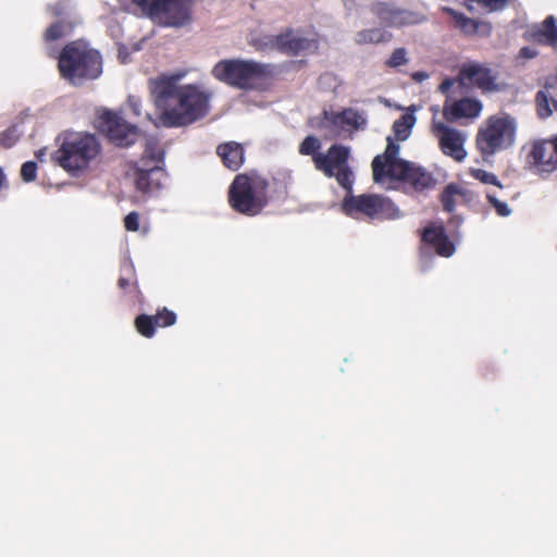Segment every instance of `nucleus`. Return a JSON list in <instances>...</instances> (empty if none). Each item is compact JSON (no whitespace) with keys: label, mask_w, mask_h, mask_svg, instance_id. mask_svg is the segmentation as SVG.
Returning a JSON list of instances; mask_svg holds the SVG:
<instances>
[{"label":"nucleus","mask_w":557,"mask_h":557,"mask_svg":"<svg viewBox=\"0 0 557 557\" xmlns=\"http://www.w3.org/2000/svg\"><path fill=\"white\" fill-rule=\"evenodd\" d=\"M124 225L127 231H137L139 226V215L136 212L128 213L124 219Z\"/></svg>","instance_id":"obj_40"},{"label":"nucleus","mask_w":557,"mask_h":557,"mask_svg":"<svg viewBox=\"0 0 557 557\" xmlns=\"http://www.w3.org/2000/svg\"><path fill=\"white\" fill-rule=\"evenodd\" d=\"M372 171L375 183H382L384 178L405 181L416 190L429 189L435 184L430 173L399 158V146L391 137H387L384 153L373 159Z\"/></svg>","instance_id":"obj_2"},{"label":"nucleus","mask_w":557,"mask_h":557,"mask_svg":"<svg viewBox=\"0 0 557 557\" xmlns=\"http://www.w3.org/2000/svg\"><path fill=\"white\" fill-rule=\"evenodd\" d=\"M119 57L121 58L122 62L124 63L125 62V53H123L122 50H120Z\"/></svg>","instance_id":"obj_45"},{"label":"nucleus","mask_w":557,"mask_h":557,"mask_svg":"<svg viewBox=\"0 0 557 557\" xmlns=\"http://www.w3.org/2000/svg\"><path fill=\"white\" fill-rule=\"evenodd\" d=\"M537 54L536 50L530 47H523L519 51V58L532 59Z\"/></svg>","instance_id":"obj_41"},{"label":"nucleus","mask_w":557,"mask_h":557,"mask_svg":"<svg viewBox=\"0 0 557 557\" xmlns=\"http://www.w3.org/2000/svg\"><path fill=\"white\" fill-rule=\"evenodd\" d=\"M37 164L34 161L25 162L21 168V177L24 182H33L36 178Z\"/></svg>","instance_id":"obj_38"},{"label":"nucleus","mask_w":557,"mask_h":557,"mask_svg":"<svg viewBox=\"0 0 557 557\" xmlns=\"http://www.w3.org/2000/svg\"><path fill=\"white\" fill-rule=\"evenodd\" d=\"M416 120L413 114L406 113L394 122L393 131L397 140H406L410 136Z\"/></svg>","instance_id":"obj_26"},{"label":"nucleus","mask_w":557,"mask_h":557,"mask_svg":"<svg viewBox=\"0 0 557 557\" xmlns=\"http://www.w3.org/2000/svg\"><path fill=\"white\" fill-rule=\"evenodd\" d=\"M59 70L64 78L78 85L85 78L95 79L101 74V58L86 42L75 41L63 49L59 58Z\"/></svg>","instance_id":"obj_3"},{"label":"nucleus","mask_w":557,"mask_h":557,"mask_svg":"<svg viewBox=\"0 0 557 557\" xmlns=\"http://www.w3.org/2000/svg\"><path fill=\"white\" fill-rule=\"evenodd\" d=\"M320 148V141L317 137L314 136H307L301 145H300V148H299V152L301 154H312L315 150H318Z\"/></svg>","instance_id":"obj_35"},{"label":"nucleus","mask_w":557,"mask_h":557,"mask_svg":"<svg viewBox=\"0 0 557 557\" xmlns=\"http://www.w3.org/2000/svg\"><path fill=\"white\" fill-rule=\"evenodd\" d=\"M163 161V151L158 146V141L154 138H147L145 144V151L143 156V166H149V163L159 165Z\"/></svg>","instance_id":"obj_27"},{"label":"nucleus","mask_w":557,"mask_h":557,"mask_svg":"<svg viewBox=\"0 0 557 557\" xmlns=\"http://www.w3.org/2000/svg\"><path fill=\"white\" fill-rule=\"evenodd\" d=\"M193 0H162L152 20L168 27H184L191 20Z\"/></svg>","instance_id":"obj_10"},{"label":"nucleus","mask_w":557,"mask_h":557,"mask_svg":"<svg viewBox=\"0 0 557 557\" xmlns=\"http://www.w3.org/2000/svg\"><path fill=\"white\" fill-rule=\"evenodd\" d=\"M135 325L137 331L145 337H152L154 334V327L157 326L154 323V317L150 315H139L136 321Z\"/></svg>","instance_id":"obj_29"},{"label":"nucleus","mask_w":557,"mask_h":557,"mask_svg":"<svg viewBox=\"0 0 557 557\" xmlns=\"http://www.w3.org/2000/svg\"><path fill=\"white\" fill-rule=\"evenodd\" d=\"M432 133L437 138L442 151L455 159L456 161H462L467 152L465 150L466 134L447 126L443 122L434 120L432 122Z\"/></svg>","instance_id":"obj_11"},{"label":"nucleus","mask_w":557,"mask_h":557,"mask_svg":"<svg viewBox=\"0 0 557 557\" xmlns=\"http://www.w3.org/2000/svg\"><path fill=\"white\" fill-rule=\"evenodd\" d=\"M349 149L334 145L327 153L313 154L315 169L322 171L327 177L335 176L338 184L347 191H351L352 172L347 166Z\"/></svg>","instance_id":"obj_8"},{"label":"nucleus","mask_w":557,"mask_h":557,"mask_svg":"<svg viewBox=\"0 0 557 557\" xmlns=\"http://www.w3.org/2000/svg\"><path fill=\"white\" fill-rule=\"evenodd\" d=\"M470 193L459 188L457 185L449 184L442 194V203L447 212H453L459 200H468Z\"/></svg>","instance_id":"obj_25"},{"label":"nucleus","mask_w":557,"mask_h":557,"mask_svg":"<svg viewBox=\"0 0 557 557\" xmlns=\"http://www.w3.org/2000/svg\"><path fill=\"white\" fill-rule=\"evenodd\" d=\"M184 74L164 75L153 82L151 95L166 127L183 126L209 112L211 94L196 85H180Z\"/></svg>","instance_id":"obj_1"},{"label":"nucleus","mask_w":557,"mask_h":557,"mask_svg":"<svg viewBox=\"0 0 557 557\" xmlns=\"http://www.w3.org/2000/svg\"><path fill=\"white\" fill-rule=\"evenodd\" d=\"M449 12L454 15L457 26L466 34H475L479 32V28L483 26L478 21L466 17L454 10H449Z\"/></svg>","instance_id":"obj_28"},{"label":"nucleus","mask_w":557,"mask_h":557,"mask_svg":"<svg viewBox=\"0 0 557 557\" xmlns=\"http://www.w3.org/2000/svg\"><path fill=\"white\" fill-rule=\"evenodd\" d=\"M453 85V81L450 79H445L441 85H440V90L442 92H446Z\"/></svg>","instance_id":"obj_44"},{"label":"nucleus","mask_w":557,"mask_h":557,"mask_svg":"<svg viewBox=\"0 0 557 557\" xmlns=\"http://www.w3.org/2000/svg\"><path fill=\"white\" fill-rule=\"evenodd\" d=\"M392 202L376 195H361L358 197H346L343 203L344 211L354 216L356 213H364L368 216H375L385 213L392 208Z\"/></svg>","instance_id":"obj_14"},{"label":"nucleus","mask_w":557,"mask_h":557,"mask_svg":"<svg viewBox=\"0 0 557 557\" xmlns=\"http://www.w3.org/2000/svg\"><path fill=\"white\" fill-rule=\"evenodd\" d=\"M557 137L537 140L528 156L529 163L541 175H548L556 170Z\"/></svg>","instance_id":"obj_13"},{"label":"nucleus","mask_w":557,"mask_h":557,"mask_svg":"<svg viewBox=\"0 0 557 557\" xmlns=\"http://www.w3.org/2000/svg\"><path fill=\"white\" fill-rule=\"evenodd\" d=\"M392 39V33L382 27H372L359 30L355 34L354 40L358 45L386 44Z\"/></svg>","instance_id":"obj_23"},{"label":"nucleus","mask_w":557,"mask_h":557,"mask_svg":"<svg viewBox=\"0 0 557 557\" xmlns=\"http://www.w3.org/2000/svg\"><path fill=\"white\" fill-rule=\"evenodd\" d=\"M216 152L222 158L225 166L233 171L238 170L244 162V149L238 143L230 141L220 145Z\"/></svg>","instance_id":"obj_21"},{"label":"nucleus","mask_w":557,"mask_h":557,"mask_svg":"<svg viewBox=\"0 0 557 557\" xmlns=\"http://www.w3.org/2000/svg\"><path fill=\"white\" fill-rule=\"evenodd\" d=\"M487 200L493 206V208L496 210L497 214L500 216H509L511 214V209L509 206L498 200L494 195L487 194Z\"/></svg>","instance_id":"obj_37"},{"label":"nucleus","mask_w":557,"mask_h":557,"mask_svg":"<svg viewBox=\"0 0 557 557\" xmlns=\"http://www.w3.org/2000/svg\"><path fill=\"white\" fill-rule=\"evenodd\" d=\"M528 34L534 41L554 47L557 41L555 17L553 15L548 16L541 25H535L528 30Z\"/></svg>","instance_id":"obj_20"},{"label":"nucleus","mask_w":557,"mask_h":557,"mask_svg":"<svg viewBox=\"0 0 557 557\" xmlns=\"http://www.w3.org/2000/svg\"><path fill=\"white\" fill-rule=\"evenodd\" d=\"M423 240L431 244L440 256L450 257L455 252L454 244L442 227H426L423 233Z\"/></svg>","instance_id":"obj_19"},{"label":"nucleus","mask_w":557,"mask_h":557,"mask_svg":"<svg viewBox=\"0 0 557 557\" xmlns=\"http://www.w3.org/2000/svg\"><path fill=\"white\" fill-rule=\"evenodd\" d=\"M552 90H554V84L547 83L545 85V90H540L536 95V109L541 119H546L553 114L550 104H553L554 108H557V102L554 99Z\"/></svg>","instance_id":"obj_24"},{"label":"nucleus","mask_w":557,"mask_h":557,"mask_svg":"<svg viewBox=\"0 0 557 557\" xmlns=\"http://www.w3.org/2000/svg\"><path fill=\"white\" fill-rule=\"evenodd\" d=\"M97 127L117 146H129L138 137L137 127L129 125L122 117L110 111H103L100 114Z\"/></svg>","instance_id":"obj_9"},{"label":"nucleus","mask_w":557,"mask_h":557,"mask_svg":"<svg viewBox=\"0 0 557 557\" xmlns=\"http://www.w3.org/2000/svg\"><path fill=\"white\" fill-rule=\"evenodd\" d=\"M395 211H396V214L394 216L399 218L400 214H399L398 210H395Z\"/></svg>","instance_id":"obj_47"},{"label":"nucleus","mask_w":557,"mask_h":557,"mask_svg":"<svg viewBox=\"0 0 557 557\" xmlns=\"http://www.w3.org/2000/svg\"><path fill=\"white\" fill-rule=\"evenodd\" d=\"M371 12L377 17L381 24L387 27H400L421 21L417 13L403 10L391 3H374L371 7Z\"/></svg>","instance_id":"obj_15"},{"label":"nucleus","mask_w":557,"mask_h":557,"mask_svg":"<svg viewBox=\"0 0 557 557\" xmlns=\"http://www.w3.org/2000/svg\"><path fill=\"white\" fill-rule=\"evenodd\" d=\"M124 285H125V281H122V282H121V288H123V287H124Z\"/></svg>","instance_id":"obj_49"},{"label":"nucleus","mask_w":557,"mask_h":557,"mask_svg":"<svg viewBox=\"0 0 557 557\" xmlns=\"http://www.w3.org/2000/svg\"><path fill=\"white\" fill-rule=\"evenodd\" d=\"M163 177L164 174L160 165L138 168L136 187L144 193H152L161 186Z\"/></svg>","instance_id":"obj_18"},{"label":"nucleus","mask_w":557,"mask_h":557,"mask_svg":"<svg viewBox=\"0 0 557 557\" xmlns=\"http://www.w3.org/2000/svg\"><path fill=\"white\" fill-rule=\"evenodd\" d=\"M409 62L407 58V51L405 48L395 49L389 59L385 62L388 67H398L400 65H405Z\"/></svg>","instance_id":"obj_32"},{"label":"nucleus","mask_w":557,"mask_h":557,"mask_svg":"<svg viewBox=\"0 0 557 557\" xmlns=\"http://www.w3.org/2000/svg\"><path fill=\"white\" fill-rule=\"evenodd\" d=\"M367 119L363 114L354 109H346L342 112L323 111L322 126L329 127L334 136H341L342 132L363 129Z\"/></svg>","instance_id":"obj_12"},{"label":"nucleus","mask_w":557,"mask_h":557,"mask_svg":"<svg viewBox=\"0 0 557 557\" xmlns=\"http://www.w3.org/2000/svg\"><path fill=\"white\" fill-rule=\"evenodd\" d=\"M297 33L286 32L281 35H265L260 39V49H276L282 52L297 53Z\"/></svg>","instance_id":"obj_17"},{"label":"nucleus","mask_w":557,"mask_h":557,"mask_svg":"<svg viewBox=\"0 0 557 557\" xmlns=\"http://www.w3.org/2000/svg\"><path fill=\"white\" fill-rule=\"evenodd\" d=\"M176 322V314L173 311L163 309L154 315V323L157 326L165 327L171 326Z\"/></svg>","instance_id":"obj_33"},{"label":"nucleus","mask_w":557,"mask_h":557,"mask_svg":"<svg viewBox=\"0 0 557 557\" xmlns=\"http://www.w3.org/2000/svg\"><path fill=\"white\" fill-rule=\"evenodd\" d=\"M474 2L486 8L488 11H496L503 9L508 0H463L465 5L469 10H473Z\"/></svg>","instance_id":"obj_30"},{"label":"nucleus","mask_w":557,"mask_h":557,"mask_svg":"<svg viewBox=\"0 0 557 557\" xmlns=\"http://www.w3.org/2000/svg\"><path fill=\"white\" fill-rule=\"evenodd\" d=\"M98 152L97 138L90 134L78 133L69 135L53 158L67 172H75L85 169Z\"/></svg>","instance_id":"obj_6"},{"label":"nucleus","mask_w":557,"mask_h":557,"mask_svg":"<svg viewBox=\"0 0 557 557\" xmlns=\"http://www.w3.org/2000/svg\"><path fill=\"white\" fill-rule=\"evenodd\" d=\"M45 149H41L37 152V158L41 159V157L45 154Z\"/></svg>","instance_id":"obj_46"},{"label":"nucleus","mask_w":557,"mask_h":557,"mask_svg":"<svg viewBox=\"0 0 557 557\" xmlns=\"http://www.w3.org/2000/svg\"><path fill=\"white\" fill-rule=\"evenodd\" d=\"M461 75L484 90H493L495 88L494 78L488 70L481 65L473 64L465 67L461 71Z\"/></svg>","instance_id":"obj_22"},{"label":"nucleus","mask_w":557,"mask_h":557,"mask_svg":"<svg viewBox=\"0 0 557 557\" xmlns=\"http://www.w3.org/2000/svg\"><path fill=\"white\" fill-rule=\"evenodd\" d=\"M482 108V103L479 100L463 98L455 101L451 106L445 104L443 113L450 121L461 117L473 119L480 115Z\"/></svg>","instance_id":"obj_16"},{"label":"nucleus","mask_w":557,"mask_h":557,"mask_svg":"<svg viewBox=\"0 0 557 557\" xmlns=\"http://www.w3.org/2000/svg\"><path fill=\"white\" fill-rule=\"evenodd\" d=\"M141 11L143 14L153 17L157 9L159 8L162 0H132Z\"/></svg>","instance_id":"obj_31"},{"label":"nucleus","mask_w":557,"mask_h":557,"mask_svg":"<svg viewBox=\"0 0 557 557\" xmlns=\"http://www.w3.org/2000/svg\"><path fill=\"white\" fill-rule=\"evenodd\" d=\"M267 188L268 182L257 173L238 174L230 187V203L243 214H258L265 205Z\"/></svg>","instance_id":"obj_4"},{"label":"nucleus","mask_w":557,"mask_h":557,"mask_svg":"<svg viewBox=\"0 0 557 557\" xmlns=\"http://www.w3.org/2000/svg\"><path fill=\"white\" fill-rule=\"evenodd\" d=\"M297 53L305 50H310L315 48V42L312 39H309L299 33H297Z\"/></svg>","instance_id":"obj_39"},{"label":"nucleus","mask_w":557,"mask_h":557,"mask_svg":"<svg viewBox=\"0 0 557 557\" xmlns=\"http://www.w3.org/2000/svg\"><path fill=\"white\" fill-rule=\"evenodd\" d=\"M66 25L62 22H58L51 25L45 33L46 40H55L65 35Z\"/></svg>","instance_id":"obj_36"},{"label":"nucleus","mask_w":557,"mask_h":557,"mask_svg":"<svg viewBox=\"0 0 557 557\" xmlns=\"http://www.w3.org/2000/svg\"><path fill=\"white\" fill-rule=\"evenodd\" d=\"M327 78H330V77L329 76H322L321 81H324V79H327Z\"/></svg>","instance_id":"obj_48"},{"label":"nucleus","mask_w":557,"mask_h":557,"mask_svg":"<svg viewBox=\"0 0 557 557\" xmlns=\"http://www.w3.org/2000/svg\"><path fill=\"white\" fill-rule=\"evenodd\" d=\"M128 106L129 108L132 109L133 113L135 115H140L141 114V111H140V103H139V100L135 97H129L128 98Z\"/></svg>","instance_id":"obj_42"},{"label":"nucleus","mask_w":557,"mask_h":557,"mask_svg":"<svg viewBox=\"0 0 557 557\" xmlns=\"http://www.w3.org/2000/svg\"><path fill=\"white\" fill-rule=\"evenodd\" d=\"M430 77V74L428 72H424V71H419V72H414L412 74V79L417 83H421V82H424L426 81L428 78Z\"/></svg>","instance_id":"obj_43"},{"label":"nucleus","mask_w":557,"mask_h":557,"mask_svg":"<svg viewBox=\"0 0 557 557\" xmlns=\"http://www.w3.org/2000/svg\"><path fill=\"white\" fill-rule=\"evenodd\" d=\"M472 176L483 184H491V185H495L500 188L503 187V185L498 181L497 176L493 173L485 171V170H481V169L473 170Z\"/></svg>","instance_id":"obj_34"},{"label":"nucleus","mask_w":557,"mask_h":557,"mask_svg":"<svg viewBox=\"0 0 557 557\" xmlns=\"http://www.w3.org/2000/svg\"><path fill=\"white\" fill-rule=\"evenodd\" d=\"M213 76L240 89H255L264 84L268 71L264 65L246 60L220 61L212 69Z\"/></svg>","instance_id":"obj_5"},{"label":"nucleus","mask_w":557,"mask_h":557,"mask_svg":"<svg viewBox=\"0 0 557 557\" xmlns=\"http://www.w3.org/2000/svg\"><path fill=\"white\" fill-rule=\"evenodd\" d=\"M515 129V121L510 116H491L478 133L476 147L483 157H491L512 144Z\"/></svg>","instance_id":"obj_7"}]
</instances>
